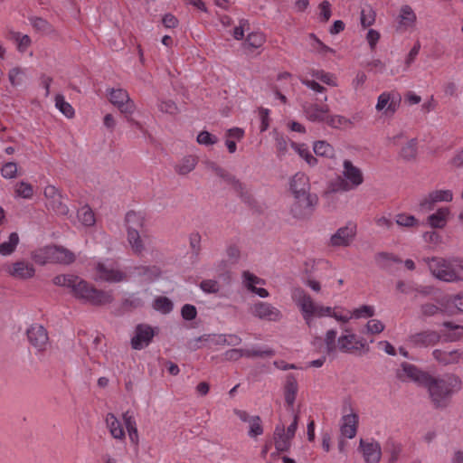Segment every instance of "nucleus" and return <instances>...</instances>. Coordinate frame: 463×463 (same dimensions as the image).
<instances>
[{
  "instance_id": "nucleus-1",
  "label": "nucleus",
  "mask_w": 463,
  "mask_h": 463,
  "mask_svg": "<svg viewBox=\"0 0 463 463\" xmlns=\"http://www.w3.org/2000/svg\"><path fill=\"white\" fill-rule=\"evenodd\" d=\"M52 282L56 286L70 288L76 298L94 306L109 304L113 300L110 291L98 289L92 284L73 274L55 276Z\"/></svg>"
},
{
  "instance_id": "nucleus-2",
  "label": "nucleus",
  "mask_w": 463,
  "mask_h": 463,
  "mask_svg": "<svg viewBox=\"0 0 463 463\" xmlns=\"http://www.w3.org/2000/svg\"><path fill=\"white\" fill-rule=\"evenodd\" d=\"M461 387L460 379L454 374L439 377L430 375L424 386L436 407L446 406L451 395Z\"/></svg>"
},
{
  "instance_id": "nucleus-3",
  "label": "nucleus",
  "mask_w": 463,
  "mask_h": 463,
  "mask_svg": "<svg viewBox=\"0 0 463 463\" xmlns=\"http://www.w3.org/2000/svg\"><path fill=\"white\" fill-rule=\"evenodd\" d=\"M324 342L327 354H335L337 350L342 353L351 354L354 351L364 349L366 346L365 340L358 337L350 328H345L337 340L335 329L326 331Z\"/></svg>"
},
{
  "instance_id": "nucleus-4",
  "label": "nucleus",
  "mask_w": 463,
  "mask_h": 463,
  "mask_svg": "<svg viewBox=\"0 0 463 463\" xmlns=\"http://www.w3.org/2000/svg\"><path fill=\"white\" fill-rule=\"evenodd\" d=\"M364 183L363 171L349 159H345L342 164L340 175L329 184L331 192H349L356 189Z\"/></svg>"
},
{
  "instance_id": "nucleus-5",
  "label": "nucleus",
  "mask_w": 463,
  "mask_h": 463,
  "mask_svg": "<svg viewBox=\"0 0 463 463\" xmlns=\"http://www.w3.org/2000/svg\"><path fill=\"white\" fill-rule=\"evenodd\" d=\"M293 302L298 307L305 323L311 326L315 318L323 317L324 312L328 308L316 303L312 298L302 288H295L291 292Z\"/></svg>"
},
{
  "instance_id": "nucleus-6",
  "label": "nucleus",
  "mask_w": 463,
  "mask_h": 463,
  "mask_svg": "<svg viewBox=\"0 0 463 463\" xmlns=\"http://www.w3.org/2000/svg\"><path fill=\"white\" fill-rule=\"evenodd\" d=\"M33 259L40 264L48 262L70 264L74 261L75 256L71 251L63 247L51 245L38 250L34 253Z\"/></svg>"
},
{
  "instance_id": "nucleus-7",
  "label": "nucleus",
  "mask_w": 463,
  "mask_h": 463,
  "mask_svg": "<svg viewBox=\"0 0 463 463\" xmlns=\"http://www.w3.org/2000/svg\"><path fill=\"white\" fill-rule=\"evenodd\" d=\"M401 102L402 96L397 90H384L377 97L375 110L381 118H391L399 110Z\"/></svg>"
},
{
  "instance_id": "nucleus-8",
  "label": "nucleus",
  "mask_w": 463,
  "mask_h": 463,
  "mask_svg": "<svg viewBox=\"0 0 463 463\" xmlns=\"http://www.w3.org/2000/svg\"><path fill=\"white\" fill-rule=\"evenodd\" d=\"M423 261L428 265L431 274L443 281L455 282L457 276L454 271V259L444 260L438 257L424 258Z\"/></svg>"
},
{
  "instance_id": "nucleus-9",
  "label": "nucleus",
  "mask_w": 463,
  "mask_h": 463,
  "mask_svg": "<svg viewBox=\"0 0 463 463\" xmlns=\"http://www.w3.org/2000/svg\"><path fill=\"white\" fill-rule=\"evenodd\" d=\"M94 279L96 281H106L117 283L126 279V274L118 269V264L110 260L98 261L95 264Z\"/></svg>"
},
{
  "instance_id": "nucleus-10",
  "label": "nucleus",
  "mask_w": 463,
  "mask_h": 463,
  "mask_svg": "<svg viewBox=\"0 0 463 463\" xmlns=\"http://www.w3.org/2000/svg\"><path fill=\"white\" fill-rule=\"evenodd\" d=\"M317 194L293 196L289 213L295 219H307L312 215L317 204Z\"/></svg>"
},
{
  "instance_id": "nucleus-11",
  "label": "nucleus",
  "mask_w": 463,
  "mask_h": 463,
  "mask_svg": "<svg viewBox=\"0 0 463 463\" xmlns=\"http://www.w3.org/2000/svg\"><path fill=\"white\" fill-rule=\"evenodd\" d=\"M250 315L260 320L269 322H279L282 319V312L269 302L255 301L250 307Z\"/></svg>"
},
{
  "instance_id": "nucleus-12",
  "label": "nucleus",
  "mask_w": 463,
  "mask_h": 463,
  "mask_svg": "<svg viewBox=\"0 0 463 463\" xmlns=\"http://www.w3.org/2000/svg\"><path fill=\"white\" fill-rule=\"evenodd\" d=\"M109 101L117 107L119 111L127 116H130L136 110L135 102L129 98L127 90L123 89H110L108 90Z\"/></svg>"
},
{
  "instance_id": "nucleus-13",
  "label": "nucleus",
  "mask_w": 463,
  "mask_h": 463,
  "mask_svg": "<svg viewBox=\"0 0 463 463\" xmlns=\"http://www.w3.org/2000/svg\"><path fill=\"white\" fill-rule=\"evenodd\" d=\"M157 331V328L147 324L137 325L130 340L131 347L135 350H141L148 346Z\"/></svg>"
},
{
  "instance_id": "nucleus-14",
  "label": "nucleus",
  "mask_w": 463,
  "mask_h": 463,
  "mask_svg": "<svg viewBox=\"0 0 463 463\" xmlns=\"http://www.w3.org/2000/svg\"><path fill=\"white\" fill-rule=\"evenodd\" d=\"M46 206L60 215H67L69 208L63 202V197L54 185H47L43 190Z\"/></svg>"
},
{
  "instance_id": "nucleus-15",
  "label": "nucleus",
  "mask_w": 463,
  "mask_h": 463,
  "mask_svg": "<svg viewBox=\"0 0 463 463\" xmlns=\"http://www.w3.org/2000/svg\"><path fill=\"white\" fill-rule=\"evenodd\" d=\"M355 235L356 225L353 222H348L331 235L329 244L333 247H347L354 241Z\"/></svg>"
},
{
  "instance_id": "nucleus-16",
  "label": "nucleus",
  "mask_w": 463,
  "mask_h": 463,
  "mask_svg": "<svg viewBox=\"0 0 463 463\" xmlns=\"http://www.w3.org/2000/svg\"><path fill=\"white\" fill-rule=\"evenodd\" d=\"M439 340L440 335L438 332L434 330H425L410 335L407 341L412 347L427 348L435 345Z\"/></svg>"
},
{
  "instance_id": "nucleus-17",
  "label": "nucleus",
  "mask_w": 463,
  "mask_h": 463,
  "mask_svg": "<svg viewBox=\"0 0 463 463\" xmlns=\"http://www.w3.org/2000/svg\"><path fill=\"white\" fill-rule=\"evenodd\" d=\"M358 450L362 453L364 463H379L381 460L382 449L377 441L361 439Z\"/></svg>"
},
{
  "instance_id": "nucleus-18",
  "label": "nucleus",
  "mask_w": 463,
  "mask_h": 463,
  "mask_svg": "<svg viewBox=\"0 0 463 463\" xmlns=\"http://www.w3.org/2000/svg\"><path fill=\"white\" fill-rule=\"evenodd\" d=\"M8 275L16 279L25 280L32 279L35 274L34 266L24 260H19L5 269Z\"/></svg>"
},
{
  "instance_id": "nucleus-19",
  "label": "nucleus",
  "mask_w": 463,
  "mask_h": 463,
  "mask_svg": "<svg viewBox=\"0 0 463 463\" xmlns=\"http://www.w3.org/2000/svg\"><path fill=\"white\" fill-rule=\"evenodd\" d=\"M27 338L30 344L38 351L44 350L49 340L46 329L38 324L32 325L27 329Z\"/></svg>"
},
{
  "instance_id": "nucleus-20",
  "label": "nucleus",
  "mask_w": 463,
  "mask_h": 463,
  "mask_svg": "<svg viewBox=\"0 0 463 463\" xmlns=\"http://www.w3.org/2000/svg\"><path fill=\"white\" fill-rule=\"evenodd\" d=\"M399 377L403 379L407 378L420 386H425L429 377L430 376V373H425L421 370H420L418 367L411 364L403 363L401 366V371L398 373Z\"/></svg>"
},
{
  "instance_id": "nucleus-21",
  "label": "nucleus",
  "mask_w": 463,
  "mask_h": 463,
  "mask_svg": "<svg viewBox=\"0 0 463 463\" xmlns=\"http://www.w3.org/2000/svg\"><path fill=\"white\" fill-rule=\"evenodd\" d=\"M243 286L250 292L258 295L261 298H266L269 296V291L264 288H257L256 285H264L265 280L257 277L253 273L245 270L241 274Z\"/></svg>"
},
{
  "instance_id": "nucleus-22",
  "label": "nucleus",
  "mask_w": 463,
  "mask_h": 463,
  "mask_svg": "<svg viewBox=\"0 0 463 463\" xmlns=\"http://www.w3.org/2000/svg\"><path fill=\"white\" fill-rule=\"evenodd\" d=\"M289 190L293 196L312 194L307 175L301 172L295 174L290 179Z\"/></svg>"
},
{
  "instance_id": "nucleus-23",
  "label": "nucleus",
  "mask_w": 463,
  "mask_h": 463,
  "mask_svg": "<svg viewBox=\"0 0 463 463\" xmlns=\"http://www.w3.org/2000/svg\"><path fill=\"white\" fill-rule=\"evenodd\" d=\"M303 111L309 121L321 123L326 121L329 115V107L327 105L309 103L303 106Z\"/></svg>"
},
{
  "instance_id": "nucleus-24",
  "label": "nucleus",
  "mask_w": 463,
  "mask_h": 463,
  "mask_svg": "<svg viewBox=\"0 0 463 463\" xmlns=\"http://www.w3.org/2000/svg\"><path fill=\"white\" fill-rule=\"evenodd\" d=\"M146 218L142 213L130 211L125 217V226L127 236L136 235L137 232H142L145 227Z\"/></svg>"
},
{
  "instance_id": "nucleus-25",
  "label": "nucleus",
  "mask_w": 463,
  "mask_h": 463,
  "mask_svg": "<svg viewBox=\"0 0 463 463\" xmlns=\"http://www.w3.org/2000/svg\"><path fill=\"white\" fill-rule=\"evenodd\" d=\"M452 199L453 194L449 190L433 191L420 201V207L424 211H430L435 203L450 202Z\"/></svg>"
},
{
  "instance_id": "nucleus-26",
  "label": "nucleus",
  "mask_w": 463,
  "mask_h": 463,
  "mask_svg": "<svg viewBox=\"0 0 463 463\" xmlns=\"http://www.w3.org/2000/svg\"><path fill=\"white\" fill-rule=\"evenodd\" d=\"M136 235L127 236L128 242L131 250L137 255L142 254L151 244L152 239L149 235L142 232L135 233Z\"/></svg>"
},
{
  "instance_id": "nucleus-27",
  "label": "nucleus",
  "mask_w": 463,
  "mask_h": 463,
  "mask_svg": "<svg viewBox=\"0 0 463 463\" xmlns=\"http://www.w3.org/2000/svg\"><path fill=\"white\" fill-rule=\"evenodd\" d=\"M434 359L443 365L458 364L463 360V351L451 350L445 351L440 349H435L432 352Z\"/></svg>"
},
{
  "instance_id": "nucleus-28",
  "label": "nucleus",
  "mask_w": 463,
  "mask_h": 463,
  "mask_svg": "<svg viewBox=\"0 0 463 463\" xmlns=\"http://www.w3.org/2000/svg\"><path fill=\"white\" fill-rule=\"evenodd\" d=\"M358 426V415L354 412L344 415L341 420L340 430L341 434L347 438L355 437Z\"/></svg>"
},
{
  "instance_id": "nucleus-29",
  "label": "nucleus",
  "mask_w": 463,
  "mask_h": 463,
  "mask_svg": "<svg viewBox=\"0 0 463 463\" xmlns=\"http://www.w3.org/2000/svg\"><path fill=\"white\" fill-rule=\"evenodd\" d=\"M274 445L278 451H288L291 446L292 437L288 436L285 426L282 423L278 424L274 430Z\"/></svg>"
},
{
  "instance_id": "nucleus-30",
  "label": "nucleus",
  "mask_w": 463,
  "mask_h": 463,
  "mask_svg": "<svg viewBox=\"0 0 463 463\" xmlns=\"http://www.w3.org/2000/svg\"><path fill=\"white\" fill-rule=\"evenodd\" d=\"M298 392V384L296 377L293 374L287 375L284 385V397L285 402L291 410H293Z\"/></svg>"
},
{
  "instance_id": "nucleus-31",
  "label": "nucleus",
  "mask_w": 463,
  "mask_h": 463,
  "mask_svg": "<svg viewBox=\"0 0 463 463\" xmlns=\"http://www.w3.org/2000/svg\"><path fill=\"white\" fill-rule=\"evenodd\" d=\"M122 420L126 427L130 442L133 445L137 446L139 443V436L134 413L130 411H125L122 414Z\"/></svg>"
},
{
  "instance_id": "nucleus-32",
  "label": "nucleus",
  "mask_w": 463,
  "mask_h": 463,
  "mask_svg": "<svg viewBox=\"0 0 463 463\" xmlns=\"http://www.w3.org/2000/svg\"><path fill=\"white\" fill-rule=\"evenodd\" d=\"M416 14L410 5L402 6L398 17L399 29L407 31L412 28L416 24Z\"/></svg>"
},
{
  "instance_id": "nucleus-33",
  "label": "nucleus",
  "mask_w": 463,
  "mask_h": 463,
  "mask_svg": "<svg viewBox=\"0 0 463 463\" xmlns=\"http://www.w3.org/2000/svg\"><path fill=\"white\" fill-rule=\"evenodd\" d=\"M105 421L110 435L115 439H125L126 432L124 430L123 425L121 421L113 413H108L106 415Z\"/></svg>"
},
{
  "instance_id": "nucleus-34",
  "label": "nucleus",
  "mask_w": 463,
  "mask_h": 463,
  "mask_svg": "<svg viewBox=\"0 0 463 463\" xmlns=\"http://www.w3.org/2000/svg\"><path fill=\"white\" fill-rule=\"evenodd\" d=\"M399 158L405 162L415 161L418 156V140L411 138L405 142L398 153Z\"/></svg>"
},
{
  "instance_id": "nucleus-35",
  "label": "nucleus",
  "mask_w": 463,
  "mask_h": 463,
  "mask_svg": "<svg viewBox=\"0 0 463 463\" xmlns=\"http://www.w3.org/2000/svg\"><path fill=\"white\" fill-rule=\"evenodd\" d=\"M449 209L441 207L428 217V222L432 228H443L447 224Z\"/></svg>"
},
{
  "instance_id": "nucleus-36",
  "label": "nucleus",
  "mask_w": 463,
  "mask_h": 463,
  "mask_svg": "<svg viewBox=\"0 0 463 463\" xmlns=\"http://www.w3.org/2000/svg\"><path fill=\"white\" fill-rule=\"evenodd\" d=\"M197 163L198 159L196 156H185L175 165V172L180 175H185L195 168Z\"/></svg>"
},
{
  "instance_id": "nucleus-37",
  "label": "nucleus",
  "mask_w": 463,
  "mask_h": 463,
  "mask_svg": "<svg viewBox=\"0 0 463 463\" xmlns=\"http://www.w3.org/2000/svg\"><path fill=\"white\" fill-rule=\"evenodd\" d=\"M326 123L332 128L345 130L354 126V122L342 115H328Z\"/></svg>"
},
{
  "instance_id": "nucleus-38",
  "label": "nucleus",
  "mask_w": 463,
  "mask_h": 463,
  "mask_svg": "<svg viewBox=\"0 0 463 463\" xmlns=\"http://www.w3.org/2000/svg\"><path fill=\"white\" fill-rule=\"evenodd\" d=\"M14 193L15 198L30 200L34 194L33 186L25 181H20L14 184Z\"/></svg>"
},
{
  "instance_id": "nucleus-39",
  "label": "nucleus",
  "mask_w": 463,
  "mask_h": 463,
  "mask_svg": "<svg viewBox=\"0 0 463 463\" xmlns=\"http://www.w3.org/2000/svg\"><path fill=\"white\" fill-rule=\"evenodd\" d=\"M420 49V44L419 42H417L414 44V46L411 48L410 52L408 53L406 59H405V61H404V66H402H402H397L395 68H392L391 70V71H390V74L391 75H396V74H399L401 72L407 71L409 67L414 61L416 56L419 54Z\"/></svg>"
},
{
  "instance_id": "nucleus-40",
  "label": "nucleus",
  "mask_w": 463,
  "mask_h": 463,
  "mask_svg": "<svg viewBox=\"0 0 463 463\" xmlns=\"http://www.w3.org/2000/svg\"><path fill=\"white\" fill-rule=\"evenodd\" d=\"M328 308V312H324V317H330L335 318L339 323H347L352 319L351 311L344 309L342 307H326Z\"/></svg>"
},
{
  "instance_id": "nucleus-41",
  "label": "nucleus",
  "mask_w": 463,
  "mask_h": 463,
  "mask_svg": "<svg viewBox=\"0 0 463 463\" xmlns=\"http://www.w3.org/2000/svg\"><path fill=\"white\" fill-rule=\"evenodd\" d=\"M266 42V37L261 32H252L247 35L243 46L248 50L260 48Z\"/></svg>"
},
{
  "instance_id": "nucleus-42",
  "label": "nucleus",
  "mask_w": 463,
  "mask_h": 463,
  "mask_svg": "<svg viewBox=\"0 0 463 463\" xmlns=\"http://www.w3.org/2000/svg\"><path fill=\"white\" fill-rule=\"evenodd\" d=\"M20 241L19 235L17 232H12L8 240L0 243V255L1 256H9L11 255L16 249L18 243Z\"/></svg>"
},
{
  "instance_id": "nucleus-43",
  "label": "nucleus",
  "mask_w": 463,
  "mask_h": 463,
  "mask_svg": "<svg viewBox=\"0 0 463 463\" xmlns=\"http://www.w3.org/2000/svg\"><path fill=\"white\" fill-rule=\"evenodd\" d=\"M30 23L36 31L43 34L52 35L55 33L53 26L49 22L41 17H31Z\"/></svg>"
},
{
  "instance_id": "nucleus-44",
  "label": "nucleus",
  "mask_w": 463,
  "mask_h": 463,
  "mask_svg": "<svg viewBox=\"0 0 463 463\" xmlns=\"http://www.w3.org/2000/svg\"><path fill=\"white\" fill-rule=\"evenodd\" d=\"M222 334H207L203 335L191 342V346L194 349L200 348L201 346L198 345L199 342L207 343L213 345H222Z\"/></svg>"
},
{
  "instance_id": "nucleus-45",
  "label": "nucleus",
  "mask_w": 463,
  "mask_h": 463,
  "mask_svg": "<svg viewBox=\"0 0 463 463\" xmlns=\"http://www.w3.org/2000/svg\"><path fill=\"white\" fill-rule=\"evenodd\" d=\"M293 149L302 157L308 165L314 166L317 164V159L311 154L305 144H291Z\"/></svg>"
},
{
  "instance_id": "nucleus-46",
  "label": "nucleus",
  "mask_w": 463,
  "mask_h": 463,
  "mask_svg": "<svg viewBox=\"0 0 463 463\" xmlns=\"http://www.w3.org/2000/svg\"><path fill=\"white\" fill-rule=\"evenodd\" d=\"M313 150L317 156L327 158H333L335 154L334 147L326 141L315 142Z\"/></svg>"
},
{
  "instance_id": "nucleus-47",
  "label": "nucleus",
  "mask_w": 463,
  "mask_h": 463,
  "mask_svg": "<svg viewBox=\"0 0 463 463\" xmlns=\"http://www.w3.org/2000/svg\"><path fill=\"white\" fill-rule=\"evenodd\" d=\"M153 308L161 314H169L173 308V302L166 297H157L153 302Z\"/></svg>"
},
{
  "instance_id": "nucleus-48",
  "label": "nucleus",
  "mask_w": 463,
  "mask_h": 463,
  "mask_svg": "<svg viewBox=\"0 0 463 463\" xmlns=\"http://www.w3.org/2000/svg\"><path fill=\"white\" fill-rule=\"evenodd\" d=\"M55 107L68 118L74 117V109L67 102L61 94L55 97Z\"/></svg>"
},
{
  "instance_id": "nucleus-49",
  "label": "nucleus",
  "mask_w": 463,
  "mask_h": 463,
  "mask_svg": "<svg viewBox=\"0 0 463 463\" xmlns=\"http://www.w3.org/2000/svg\"><path fill=\"white\" fill-rule=\"evenodd\" d=\"M309 73L313 78L319 80L329 86H337L336 78L332 73L326 72L322 70H311Z\"/></svg>"
},
{
  "instance_id": "nucleus-50",
  "label": "nucleus",
  "mask_w": 463,
  "mask_h": 463,
  "mask_svg": "<svg viewBox=\"0 0 463 463\" xmlns=\"http://www.w3.org/2000/svg\"><path fill=\"white\" fill-rule=\"evenodd\" d=\"M77 216L79 221L84 226H92L96 222L94 213L88 205L79 209Z\"/></svg>"
},
{
  "instance_id": "nucleus-51",
  "label": "nucleus",
  "mask_w": 463,
  "mask_h": 463,
  "mask_svg": "<svg viewBox=\"0 0 463 463\" xmlns=\"http://www.w3.org/2000/svg\"><path fill=\"white\" fill-rule=\"evenodd\" d=\"M395 222L398 226L405 228H413L420 225V221L413 215L407 213H399L395 216Z\"/></svg>"
},
{
  "instance_id": "nucleus-52",
  "label": "nucleus",
  "mask_w": 463,
  "mask_h": 463,
  "mask_svg": "<svg viewBox=\"0 0 463 463\" xmlns=\"http://www.w3.org/2000/svg\"><path fill=\"white\" fill-rule=\"evenodd\" d=\"M375 314V308L373 306L363 305L359 307L354 308L351 311L352 318H369L373 317Z\"/></svg>"
},
{
  "instance_id": "nucleus-53",
  "label": "nucleus",
  "mask_w": 463,
  "mask_h": 463,
  "mask_svg": "<svg viewBox=\"0 0 463 463\" xmlns=\"http://www.w3.org/2000/svg\"><path fill=\"white\" fill-rule=\"evenodd\" d=\"M1 176L5 179H14L18 176V165L14 162H6L0 168Z\"/></svg>"
},
{
  "instance_id": "nucleus-54",
  "label": "nucleus",
  "mask_w": 463,
  "mask_h": 463,
  "mask_svg": "<svg viewBox=\"0 0 463 463\" xmlns=\"http://www.w3.org/2000/svg\"><path fill=\"white\" fill-rule=\"evenodd\" d=\"M360 22L364 28L371 26L375 22V12L371 6L362 9Z\"/></svg>"
},
{
  "instance_id": "nucleus-55",
  "label": "nucleus",
  "mask_w": 463,
  "mask_h": 463,
  "mask_svg": "<svg viewBox=\"0 0 463 463\" xmlns=\"http://www.w3.org/2000/svg\"><path fill=\"white\" fill-rule=\"evenodd\" d=\"M274 355V351L272 349H265V350H256V349H241V357H263V356H272Z\"/></svg>"
},
{
  "instance_id": "nucleus-56",
  "label": "nucleus",
  "mask_w": 463,
  "mask_h": 463,
  "mask_svg": "<svg viewBox=\"0 0 463 463\" xmlns=\"http://www.w3.org/2000/svg\"><path fill=\"white\" fill-rule=\"evenodd\" d=\"M14 39L17 44V50L20 52H25L28 47L32 43L31 38L27 34H22L20 33H15L14 35Z\"/></svg>"
},
{
  "instance_id": "nucleus-57",
  "label": "nucleus",
  "mask_w": 463,
  "mask_h": 463,
  "mask_svg": "<svg viewBox=\"0 0 463 463\" xmlns=\"http://www.w3.org/2000/svg\"><path fill=\"white\" fill-rule=\"evenodd\" d=\"M309 38L313 41L312 47L314 51L326 54L327 52L329 53H335V50L328 47L327 45L324 44L314 33L309 34Z\"/></svg>"
},
{
  "instance_id": "nucleus-58",
  "label": "nucleus",
  "mask_w": 463,
  "mask_h": 463,
  "mask_svg": "<svg viewBox=\"0 0 463 463\" xmlns=\"http://www.w3.org/2000/svg\"><path fill=\"white\" fill-rule=\"evenodd\" d=\"M218 137L208 131H201L196 137L198 144L203 146H213L218 142Z\"/></svg>"
},
{
  "instance_id": "nucleus-59",
  "label": "nucleus",
  "mask_w": 463,
  "mask_h": 463,
  "mask_svg": "<svg viewBox=\"0 0 463 463\" xmlns=\"http://www.w3.org/2000/svg\"><path fill=\"white\" fill-rule=\"evenodd\" d=\"M250 430H249V436L251 438L260 436L263 432V429L261 426V420L259 416H252V420L249 422Z\"/></svg>"
},
{
  "instance_id": "nucleus-60",
  "label": "nucleus",
  "mask_w": 463,
  "mask_h": 463,
  "mask_svg": "<svg viewBox=\"0 0 463 463\" xmlns=\"http://www.w3.org/2000/svg\"><path fill=\"white\" fill-rule=\"evenodd\" d=\"M24 74V71L19 67L11 69L8 73L11 85L14 87L21 85L23 82Z\"/></svg>"
},
{
  "instance_id": "nucleus-61",
  "label": "nucleus",
  "mask_w": 463,
  "mask_h": 463,
  "mask_svg": "<svg viewBox=\"0 0 463 463\" xmlns=\"http://www.w3.org/2000/svg\"><path fill=\"white\" fill-rule=\"evenodd\" d=\"M159 110L163 113L175 115L178 109L175 103L172 100H160L157 104Z\"/></svg>"
},
{
  "instance_id": "nucleus-62",
  "label": "nucleus",
  "mask_w": 463,
  "mask_h": 463,
  "mask_svg": "<svg viewBox=\"0 0 463 463\" xmlns=\"http://www.w3.org/2000/svg\"><path fill=\"white\" fill-rule=\"evenodd\" d=\"M384 328L383 323L378 319H371L366 324V333L368 334H380Z\"/></svg>"
},
{
  "instance_id": "nucleus-63",
  "label": "nucleus",
  "mask_w": 463,
  "mask_h": 463,
  "mask_svg": "<svg viewBox=\"0 0 463 463\" xmlns=\"http://www.w3.org/2000/svg\"><path fill=\"white\" fill-rule=\"evenodd\" d=\"M200 288L205 293H217L220 290L218 281L214 279H205L200 284Z\"/></svg>"
},
{
  "instance_id": "nucleus-64",
  "label": "nucleus",
  "mask_w": 463,
  "mask_h": 463,
  "mask_svg": "<svg viewBox=\"0 0 463 463\" xmlns=\"http://www.w3.org/2000/svg\"><path fill=\"white\" fill-rule=\"evenodd\" d=\"M447 303L449 307H455L458 311L463 312V292L451 296L448 300Z\"/></svg>"
}]
</instances>
